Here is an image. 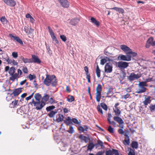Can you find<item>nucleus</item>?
Wrapping results in <instances>:
<instances>
[{"label": "nucleus", "instance_id": "nucleus-1", "mask_svg": "<svg viewBox=\"0 0 155 155\" xmlns=\"http://www.w3.org/2000/svg\"><path fill=\"white\" fill-rule=\"evenodd\" d=\"M43 84L47 86L50 85L53 87L55 86L57 84V80L54 75H46V77L44 80Z\"/></svg>", "mask_w": 155, "mask_h": 155}, {"label": "nucleus", "instance_id": "nucleus-2", "mask_svg": "<svg viewBox=\"0 0 155 155\" xmlns=\"http://www.w3.org/2000/svg\"><path fill=\"white\" fill-rule=\"evenodd\" d=\"M114 120L117 122L119 125L118 126L121 128L118 130V133L121 134H124V131L123 130L124 127V122L123 119L120 117L115 116L114 117Z\"/></svg>", "mask_w": 155, "mask_h": 155}, {"label": "nucleus", "instance_id": "nucleus-3", "mask_svg": "<svg viewBox=\"0 0 155 155\" xmlns=\"http://www.w3.org/2000/svg\"><path fill=\"white\" fill-rule=\"evenodd\" d=\"M31 103L34 104V106L35 107L36 109L37 110L42 109L45 104V102L41 101H35L33 99L32 100Z\"/></svg>", "mask_w": 155, "mask_h": 155}, {"label": "nucleus", "instance_id": "nucleus-4", "mask_svg": "<svg viewBox=\"0 0 155 155\" xmlns=\"http://www.w3.org/2000/svg\"><path fill=\"white\" fill-rule=\"evenodd\" d=\"M102 88L101 84H97L96 89V99L97 101L99 102L101 98V93L102 91Z\"/></svg>", "mask_w": 155, "mask_h": 155}, {"label": "nucleus", "instance_id": "nucleus-5", "mask_svg": "<svg viewBox=\"0 0 155 155\" xmlns=\"http://www.w3.org/2000/svg\"><path fill=\"white\" fill-rule=\"evenodd\" d=\"M141 76V74L140 73L135 74L134 73H132L128 77V79L130 81H131L135 80H137L140 78Z\"/></svg>", "mask_w": 155, "mask_h": 155}, {"label": "nucleus", "instance_id": "nucleus-6", "mask_svg": "<svg viewBox=\"0 0 155 155\" xmlns=\"http://www.w3.org/2000/svg\"><path fill=\"white\" fill-rule=\"evenodd\" d=\"M119 103L117 102L115 104L113 110L114 112L115 113L116 116L118 117L121 114V111L120 110V108L118 106L119 105Z\"/></svg>", "mask_w": 155, "mask_h": 155}, {"label": "nucleus", "instance_id": "nucleus-7", "mask_svg": "<svg viewBox=\"0 0 155 155\" xmlns=\"http://www.w3.org/2000/svg\"><path fill=\"white\" fill-rule=\"evenodd\" d=\"M112 64L109 63H106L104 67V71L106 73H110L112 71Z\"/></svg>", "mask_w": 155, "mask_h": 155}, {"label": "nucleus", "instance_id": "nucleus-8", "mask_svg": "<svg viewBox=\"0 0 155 155\" xmlns=\"http://www.w3.org/2000/svg\"><path fill=\"white\" fill-rule=\"evenodd\" d=\"M150 45H155V41H153V38L152 37H150L147 41L146 47L148 48Z\"/></svg>", "mask_w": 155, "mask_h": 155}, {"label": "nucleus", "instance_id": "nucleus-9", "mask_svg": "<svg viewBox=\"0 0 155 155\" xmlns=\"http://www.w3.org/2000/svg\"><path fill=\"white\" fill-rule=\"evenodd\" d=\"M129 63L122 61H119L117 63L118 67L120 68L125 69L128 66Z\"/></svg>", "mask_w": 155, "mask_h": 155}, {"label": "nucleus", "instance_id": "nucleus-10", "mask_svg": "<svg viewBox=\"0 0 155 155\" xmlns=\"http://www.w3.org/2000/svg\"><path fill=\"white\" fill-rule=\"evenodd\" d=\"M106 155H119V153L117 150L112 149V150H109L106 151Z\"/></svg>", "mask_w": 155, "mask_h": 155}, {"label": "nucleus", "instance_id": "nucleus-11", "mask_svg": "<svg viewBox=\"0 0 155 155\" xmlns=\"http://www.w3.org/2000/svg\"><path fill=\"white\" fill-rule=\"evenodd\" d=\"M48 29L49 32L53 40L55 41L57 44L58 43V41L57 40L56 36L54 35L53 31L51 27L48 26Z\"/></svg>", "mask_w": 155, "mask_h": 155}, {"label": "nucleus", "instance_id": "nucleus-12", "mask_svg": "<svg viewBox=\"0 0 155 155\" xmlns=\"http://www.w3.org/2000/svg\"><path fill=\"white\" fill-rule=\"evenodd\" d=\"M61 5L64 8H68L69 6V3L67 0H58Z\"/></svg>", "mask_w": 155, "mask_h": 155}, {"label": "nucleus", "instance_id": "nucleus-13", "mask_svg": "<svg viewBox=\"0 0 155 155\" xmlns=\"http://www.w3.org/2000/svg\"><path fill=\"white\" fill-rule=\"evenodd\" d=\"M21 102V100H18L15 99L14 101H12L10 104V106L11 108H15L16 106H18L20 105V102Z\"/></svg>", "mask_w": 155, "mask_h": 155}, {"label": "nucleus", "instance_id": "nucleus-14", "mask_svg": "<svg viewBox=\"0 0 155 155\" xmlns=\"http://www.w3.org/2000/svg\"><path fill=\"white\" fill-rule=\"evenodd\" d=\"M120 57V60L125 61H129L131 60V57L130 55L127 54V55H121L119 56Z\"/></svg>", "mask_w": 155, "mask_h": 155}, {"label": "nucleus", "instance_id": "nucleus-15", "mask_svg": "<svg viewBox=\"0 0 155 155\" xmlns=\"http://www.w3.org/2000/svg\"><path fill=\"white\" fill-rule=\"evenodd\" d=\"M21 88H18L16 89H14L13 90L12 94L14 96H17L21 92Z\"/></svg>", "mask_w": 155, "mask_h": 155}, {"label": "nucleus", "instance_id": "nucleus-16", "mask_svg": "<svg viewBox=\"0 0 155 155\" xmlns=\"http://www.w3.org/2000/svg\"><path fill=\"white\" fill-rule=\"evenodd\" d=\"M120 48L122 50L125 52L127 54V53L128 52L131 51V49L125 45H120Z\"/></svg>", "mask_w": 155, "mask_h": 155}, {"label": "nucleus", "instance_id": "nucleus-17", "mask_svg": "<svg viewBox=\"0 0 155 155\" xmlns=\"http://www.w3.org/2000/svg\"><path fill=\"white\" fill-rule=\"evenodd\" d=\"M31 57L32 59L33 60L32 62L36 63L38 64H40L41 63V61L37 56L35 55H32Z\"/></svg>", "mask_w": 155, "mask_h": 155}, {"label": "nucleus", "instance_id": "nucleus-18", "mask_svg": "<svg viewBox=\"0 0 155 155\" xmlns=\"http://www.w3.org/2000/svg\"><path fill=\"white\" fill-rule=\"evenodd\" d=\"M78 138L81 140L82 142L84 141L86 143H87L88 141L90 140V139L88 137L84 136L82 134L79 135Z\"/></svg>", "mask_w": 155, "mask_h": 155}, {"label": "nucleus", "instance_id": "nucleus-19", "mask_svg": "<svg viewBox=\"0 0 155 155\" xmlns=\"http://www.w3.org/2000/svg\"><path fill=\"white\" fill-rule=\"evenodd\" d=\"M9 35L10 37L13 38L14 40L16 41L21 44H23L22 41L18 37L14 36L12 34H10Z\"/></svg>", "mask_w": 155, "mask_h": 155}, {"label": "nucleus", "instance_id": "nucleus-20", "mask_svg": "<svg viewBox=\"0 0 155 155\" xmlns=\"http://www.w3.org/2000/svg\"><path fill=\"white\" fill-rule=\"evenodd\" d=\"M150 98V97L148 96L147 98H145L144 101H143V103L144 104V105L146 106V107L148 104L150 103L151 101Z\"/></svg>", "mask_w": 155, "mask_h": 155}, {"label": "nucleus", "instance_id": "nucleus-21", "mask_svg": "<svg viewBox=\"0 0 155 155\" xmlns=\"http://www.w3.org/2000/svg\"><path fill=\"white\" fill-rule=\"evenodd\" d=\"M123 144L125 145H129L130 143V138L129 137H125V139L123 141Z\"/></svg>", "mask_w": 155, "mask_h": 155}, {"label": "nucleus", "instance_id": "nucleus-22", "mask_svg": "<svg viewBox=\"0 0 155 155\" xmlns=\"http://www.w3.org/2000/svg\"><path fill=\"white\" fill-rule=\"evenodd\" d=\"M24 31L26 33L29 34L33 32L34 29L31 28H29L25 26L24 27Z\"/></svg>", "mask_w": 155, "mask_h": 155}, {"label": "nucleus", "instance_id": "nucleus-23", "mask_svg": "<svg viewBox=\"0 0 155 155\" xmlns=\"http://www.w3.org/2000/svg\"><path fill=\"white\" fill-rule=\"evenodd\" d=\"M57 121L58 122L62 121L64 119V116L62 114H59L56 116Z\"/></svg>", "mask_w": 155, "mask_h": 155}, {"label": "nucleus", "instance_id": "nucleus-24", "mask_svg": "<svg viewBox=\"0 0 155 155\" xmlns=\"http://www.w3.org/2000/svg\"><path fill=\"white\" fill-rule=\"evenodd\" d=\"M20 78V76H19L18 74L15 73L11 77H10V80L12 81H14L16 79H17Z\"/></svg>", "mask_w": 155, "mask_h": 155}, {"label": "nucleus", "instance_id": "nucleus-25", "mask_svg": "<svg viewBox=\"0 0 155 155\" xmlns=\"http://www.w3.org/2000/svg\"><path fill=\"white\" fill-rule=\"evenodd\" d=\"M130 146L133 149H137L138 147V143L137 141H134L131 144Z\"/></svg>", "mask_w": 155, "mask_h": 155}, {"label": "nucleus", "instance_id": "nucleus-26", "mask_svg": "<svg viewBox=\"0 0 155 155\" xmlns=\"http://www.w3.org/2000/svg\"><path fill=\"white\" fill-rule=\"evenodd\" d=\"M91 22L97 27H98L100 25V22L97 21L95 18L93 17H91Z\"/></svg>", "mask_w": 155, "mask_h": 155}, {"label": "nucleus", "instance_id": "nucleus-27", "mask_svg": "<svg viewBox=\"0 0 155 155\" xmlns=\"http://www.w3.org/2000/svg\"><path fill=\"white\" fill-rule=\"evenodd\" d=\"M64 122L67 126H68L72 123L71 119L70 117H68L67 118L64 120Z\"/></svg>", "mask_w": 155, "mask_h": 155}, {"label": "nucleus", "instance_id": "nucleus-28", "mask_svg": "<svg viewBox=\"0 0 155 155\" xmlns=\"http://www.w3.org/2000/svg\"><path fill=\"white\" fill-rule=\"evenodd\" d=\"M34 97L36 101H40L41 97V94L38 93L35 94Z\"/></svg>", "mask_w": 155, "mask_h": 155}, {"label": "nucleus", "instance_id": "nucleus-29", "mask_svg": "<svg viewBox=\"0 0 155 155\" xmlns=\"http://www.w3.org/2000/svg\"><path fill=\"white\" fill-rule=\"evenodd\" d=\"M21 58L23 61V62L25 63H30L32 62V61L30 59H28L27 58H25L21 56Z\"/></svg>", "mask_w": 155, "mask_h": 155}, {"label": "nucleus", "instance_id": "nucleus-30", "mask_svg": "<svg viewBox=\"0 0 155 155\" xmlns=\"http://www.w3.org/2000/svg\"><path fill=\"white\" fill-rule=\"evenodd\" d=\"M17 113L19 114L23 115L25 113V111L24 110H23V108L21 107L18 109Z\"/></svg>", "mask_w": 155, "mask_h": 155}, {"label": "nucleus", "instance_id": "nucleus-31", "mask_svg": "<svg viewBox=\"0 0 155 155\" xmlns=\"http://www.w3.org/2000/svg\"><path fill=\"white\" fill-rule=\"evenodd\" d=\"M127 151H129L128 155H135V150L130 147L127 148Z\"/></svg>", "mask_w": 155, "mask_h": 155}, {"label": "nucleus", "instance_id": "nucleus-32", "mask_svg": "<svg viewBox=\"0 0 155 155\" xmlns=\"http://www.w3.org/2000/svg\"><path fill=\"white\" fill-rule=\"evenodd\" d=\"M49 98V96L48 94H45L42 97V100L41 101L45 102H45H46L48 100Z\"/></svg>", "mask_w": 155, "mask_h": 155}, {"label": "nucleus", "instance_id": "nucleus-33", "mask_svg": "<svg viewBox=\"0 0 155 155\" xmlns=\"http://www.w3.org/2000/svg\"><path fill=\"white\" fill-rule=\"evenodd\" d=\"M140 89L138 90V91L137 92L138 94H140L146 91V88L145 87H139Z\"/></svg>", "mask_w": 155, "mask_h": 155}, {"label": "nucleus", "instance_id": "nucleus-34", "mask_svg": "<svg viewBox=\"0 0 155 155\" xmlns=\"http://www.w3.org/2000/svg\"><path fill=\"white\" fill-rule=\"evenodd\" d=\"M79 21V20L78 19H73L70 21V24L72 25H75Z\"/></svg>", "mask_w": 155, "mask_h": 155}, {"label": "nucleus", "instance_id": "nucleus-35", "mask_svg": "<svg viewBox=\"0 0 155 155\" xmlns=\"http://www.w3.org/2000/svg\"><path fill=\"white\" fill-rule=\"evenodd\" d=\"M94 147V145L93 143L90 142L88 144L87 150H90L91 151Z\"/></svg>", "mask_w": 155, "mask_h": 155}, {"label": "nucleus", "instance_id": "nucleus-36", "mask_svg": "<svg viewBox=\"0 0 155 155\" xmlns=\"http://www.w3.org/2000/svg\"><path fill=\"white\" fill-rule=\"evenodd\" d=\"M15 68L14 67H11L9 71V73L10 75H12L15 72Z\"/></svg>", "mask_w": 155, "mask_h": 155}, {"label": "nucleus", "instance_id": "nucleus-37", "mask_svg": "<svg viewBox=\"0 0 155 155\" xmlns=\"http://www.w3.org/2000/svg\"><path fill=\"white\" fill-rule=\"evenodd\" d=\"M57 113V111L55 110V111H51L48 114V116L52 118Z\"/></svg>", "mask_w": 155, "mask_h": 155}, {"label": "nucleus", "instance_id": "nucleus-38", "mask_svg": "<svg viewBox=\"0 0 155 155\" xmlns=\"http://www.w3.org/2000/svg\"><path fill=\"white\" fill-rule=\"evenodd\" d=\"M96 73L97 77L99 78L101 76V71L98 65H97V66L96 69Z\"/></svg>", "mask_w": 155, "mask_h": 155}, {"label": "nucleus", "instance_id": "nucleus-39", "mask_svg": "<svg viewBox=\"0 0 155 155\" xmlns=\"http://www.w3.org/2000/svg\"><path fill=\"white\" fill-rule=\"evenodd\" d=\"M138 85L139 87H145L147 86V85L145 81L140 82Z\"/></svg>", "mask_w": 155, "mask_h": 155}, {"label": "nucleus", "instance_id": "nucleus-40", "mask_svg": "<svg viewBox=\"0 0 155 155\" xmlns=\"http://www.w3.org/2000/svg\"><path fill=\"white\" fill-rule=\"evenodd\" d=\"M101 107H102L104 110L107 111L108 109V107L107 105L105 103H101L100 104Z\"/></svg>", "mask_w": 155, "mask_h": 155}, {"label": "nucleus", "instance_id": "nucleus-41", "mask_svg": "<svg viewBox=\"0 0 155 155\" xmlns=\"http://www.w3.org/2000/svg\"><path fill=\"white\" fill-rule=\"evenodd\" d=\"M127 54L129 55V54H131L132 56L133 57H134L137 55V53H136L132 52L131 49L130 51L128 52L127 53Z\"/></svg>", "mask_w": 155, "mask_h": 155}, {"label": "nucleus", "instance_id": "nucleus-42", "mask_svg": "<svg viewBox=\"0 0 155 155\" xmlns=\"http://www.w3.org/2000/svg\"><path fill=\"white\" fill-rule=\"evenodd\" d=\"M55 108V107L54 105H52L46 108V110L47 111H49L54 109Z\"/></svg>", "mask_w": 155, "mask_h": 155}, {"label": "nucleus", "instance_id": "nucleus-43", "mask_svg": "<svg viewBox=\"0 0 155 155\" xmlns=\"http://www.w3.org/2000/svg\"><path fill=\"white\" fill-rule=\"evenodd\" d=\"M97 110L99 113H100L102 115H103V113L102 110V108H101V107L99 105H97Z\"/></svg>", "mask_w": 155, "mask_h": 155}, {"label": "nucleus", "instance_id": "nucleus-44", "mask_svg": "<svg viewBox=\"0 0 155 155\" xmlns=\"http://www.w3.org/2000/svg\"><path fill=\"white\" fill-rule=\"evenodd\" d=\"M0 21L3 24L7 23L8 21L5 18V16H3L0 18Z\"/></svg>", "mask_w": 155, "mask_h": 155}, {"label": "nucleus", "instance_id": "nucleus-45", "mask_svg": "<svg viewBox=\"0 0 155 155\" xmlns=\"http://www.w3.org/2000/svg\"><path fill=\"white\" fill-rule=\"evenodd\" d=\"M68 132L71 134H72L74 132V128L72 126H70L69 130L67 131Z\"/></svg>", "mask_w": 155, "mask_h": 155}, {"label": "nucleus", "instance_id": "nucleus-46", "mask_svg": "<svg viewBox=\"0 0 155 155\" xmlns=\"http://www.w3.org/2000/svg\"><path fill=\"white\" fill-rule=\"evenodd\" d=\"M67 100L69 102H71L74 101V98L73 96L70 95V98H67Z\"/></svg>", "mask_w": 155, "mask_h": 155}, {"label": "nucleus", "instance_id": "nucleus-47", "mask_svg": "<svg viewBox=\"0 0 155 155\" xmlns=\"http://www.w3.org/2000/svg\"><path fill=\"white\" fill-rule=\"evenodd\" d=\"M150 110L151 112H153L155 110V104H150L149 107Z\"/></svg>", "mask_w": 155, "mask_h": 155}, {"label": "nucleus", "instance_id": "nucleus-48", "mask_svg": "<svg viewBox=\"0 0 155 155\" xmlns=\"http://www.w3.org/2000/svg\"><path fill=\"white\" fill-rule=\"evenodd\" d=\"M113 88L111 86H110L108 88V90L107 92V94H112L113 93Z\"/></svg>", "mask_w": 155, "mask_h": 155}, {"label": "nucleus", "instance_id": "nucleus-49", "mask_svg": "<svg viewBox=\"0 0 155 155\" xmlns=\"http://www.w3.org/2000/svg\"><path fill=\"white\" fill-rule=\"evenodd\" d=\"M98 144L99 146L101 147L102 149L104 147L103 142L101 140H98L97 141Z\"/></svg>", "mask_w": 155, "mask_h": 155}, {"label": "nucleus", "instance_id": "nucleus-50", "mask_svg": "<svg viewBox=\"0 0 155 155\" xmlns=\"http://www.w3.org/2000/svg\"><path fill=\"white\" fill-rule=\"evenodd\" d=\"M67 146L66 144H65L63 142H62L61 143V147L60 148L62 149L63 150H65V147Z\"/></svg>", "mask_w": 155, "mask_h": 155}, {"label": "nucleus", "instance_id": "nucleus-51", "mask_svg": "<svg viewBox=\"0 0 155 155\" xmlns=\"http://www.w3.org/2000/svg\"><path fill=\"white\" fill-rule=\"evenodd\" d=\"M124 132V136L126 137H129V134L130 132L128 130V129H125Z\"/></svg>", "mask_w": 155, "mask_h": 155}, {"label": "nucleus", "instance_id": "nucleus-52", "mask_svg": "<svg viewBox=\"0 0 155 155\" xmlns=\"http://www.w3.org/2000/svg\"><path fill=\"white\" fill-rule=\"evenodd\" d=\"M107 130L111 134H113L114 133V129L111 126H109Z\"/></svg>", "mask_w": 155, "mask_h": 155}, {"label": "nucleus", "instance_id": "nucleus-53", "mask_svg": "<svg viewBox=\"0 0 155 155\" xmlns=\"http://www.w3.org/2000/svg\"><path fill=\"white\" fill-rule=\"evenodd\" d=\"M107 61L106 58H102L101 60L100 64L101 65H104Z\"/></svg>", "mask_w": 155, "mask_h": 155}, {"label": "nucleus", "instance_id": "nucleus-54", "mask_svg": "<svg viewBox=\"0 0 155 155\" xmlns=\"http://www.w3.org/2000/svg\"><path fill=\"white\" fill-rule=\"evenodd\" d=\"M84 70L85 71L86 75H90L88 71V68L87 66H85L84 67Z\"/></svg>", "mask_w": 155, "mask_h": 155}, {"label": "nucleus", "instance_id": "nucleus-55", "mask_svg": "<svg viewBox=\"0 0 155 155\" xmlns=\"http://www.w3.org/2000/svg\"><path fill=\"white\" fill-rule=\"evenodd\" d=\"M22 70L23 72L25 74H27L28 73V71L27 68L26 67H23Z\"/></svg>", "mask_w": 155, "mask_h": 155}, {"label": "nucleus", "instance_id": "nucleus-56", "mask_svg": "<svg viewBox=\"0 0 155 155\" xmlns=\"http://www.w3.org/2000/svg\"><path fill=\"white\" fill-rule=\"evenodd\" d=\"M60 38L62 41L64 42H65L67 40L66 37L64 35H61Z\"/></svg>", "mask_w": 155, "mask_h": 155}, {"label": "nucleus", "instance_id": "nucleus-57", "mask_svg": "<svg viewBox=\"0 0 155 155\" xmlns=\"http://www.w3.org/2000/svg\"><path fill=\"white\" fill-rule=\"evenodd\" d=\"M71 120L75 124H79L80 123L78 120L76 118H73Z\"/></svg>", "mask_w": 155, "mask_h": 155}, {"label": "nucleus", "instance_id": "nucleus-58", "mask_svg": "<svg viewBox=\"0 0 155 155\" xmlns=\"http://www.w3.org/2000/svg\"><path fill=\"white\" fill-rule=\"evenodd\" d=\"M35 76L34 75H32L31 74H29L28 76V78L30 81L32 80L33 79L35 78Z\"/></svg>", "mask_w": 155, "mask_h": 155}, {"label": "nucleus", "instance_id": "nucleus-59", "mask_svg": "<svg viewBox=\"0 0 155 155\" xmlns=\"http://www.w3.org/2000/svg\"><path fill=\"white\" fill-rule=\"evenodd\" d=\"M12 55L13 57L15 58H16L18 57V54L17 52H13L12 53Z\"/></svg>", "mask_w": 155, "mask_h": 155}, {"label": "nucleus", "instance_id": "nucleus-60", "mask_svg": "<svg viewBox=\"0 0 155 155\" xmlns=\"http://www.w3.org/2000/svg\"><path fill=\"white\" fill-rule=\"evenodd\" d=\"M104 53L105 55H107L109 56L110 57H113L112 56V55H113V54L112 53H110L107 51L104 52Z\"/></svg>", "mask_w": 155, "mask_h": 155}, {"label": "nucleus", "instance_id": "nucleus-61", "mask_svg": "<svg viewBox=\"0 0 155 155\" xmlns=\"http://www.w3.org/2000/svg\"><path fill=\"white\" fill-rule=\"evenodd\" d=\"M34 94V93H32V94L29 96L26 97L25 98V100L27 101H28L30 99H31V98L33 97V95Z\"/></svg>", "mask_w": 155, "mask_h": 155}, {"label": "nucleus", "instance_id": "nucleus-62", "mask_svg": "<svg viewBox=\"0 0 155 155\" xmlns=\"http://www.w3.org/2000/svg\"><path fill=\"white\" fill-rule=\"evenodd\" d=\"M6 61L8 62V64H11L12 63V60L10 59L8 57L6 59Z\"/></svg>", "mask_w": 155, "mask_h": 155}, {"label": "nucleus", "instance_id": "nucleus-63", "mask_svg": "<svg viewBox=\"0 0 155 155\" xmlns=\"http://www.w3.org/2000/svg\"><path fill=\"white\" fill-rule=\"evenodd\" d=\"M118 12L119 13H123L124 12V10L122 8H119Z\"/></svg>", "mask_w": 155, "mask_h": 155}, {"label": "nucleus", "instance_id": "nucleus-64", "mask_svg": "<svg viewBox=\"0 0 155 155\" xmlns=\"http://www.w3.org/2000/svg\"><path fill=\"white\" fill-rule=\"evenodd\" d=\"M65 89L66 91L67 92L69 93L71 92V90H70V87L68 86H67L66 87Z\"/></svg>", "mask_w": 155, "mask_h": 155}]
</instances>
